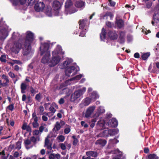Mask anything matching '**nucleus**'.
Returning a JSON list of instances; mask_svg holds the SVG:
<instances>
[{"instance_id":"obj_33","label":"nucleus","mask_w":159,"mask_h":159,"mask_svg":"<svg viewBox=\"0 0 159 159\" xmlns=\"http://www.w3.org/2000/svg\"><path fill=\"white\" fill-rule=\"evenodd\" d=\"M27 85L25 83H22L20 85L21 92V93H25V90L26 89Z\"/></svg>"},{"instance_id":"obj_26","label":"nucleus","mask_w":159,"mask_h":159,"mask_svg":"<svg viewBox=\"0 0 159 159\" xmlns=\"http://www.w3.org/2000/svg\"><path fill=\"white\" fill-rule=\"evenodd\" d=\"M91 101V98L87 97L82 101L80 105H83L84 106H88L90 103Z\"/></svg>"},{"instance_id":"obj_46","label":"nucleus","mask_w":159,"mask_h":159,"mask_svg":"<svg viewBox=\"0 0 159 159\" xmlns=\"http://www.w3.org/2000/svg\"><path fill=\"white\" fill-rule=\"evenodd\" d=\"M7 56L5 54L2 55L0 57V61L2 62L5 63L7 61Z\"/></svg>"},{"instance_id":"obj_2","label":"nucleus","mask_w":159,"mask_h":159,"mask_svg":"<svg viewBox=\"0 0 159 159\" xmlns=\"http://www.w3.org/2000/svg\"><path fill=\"white\" fill-rule=\"evenodd\" d=\"M55 52H52V57L50 59V52L44 53V55L42 57L41 62L43 64L47 63L50 67H53L57 64L60 61L61 58L59 56H55Z\"/></svg>"},{"instance_id":"obj_36","label":"nucleus","mask_w":159,"mask_h":159,"mask_svg":"<svg viewBox=\"0 0 159 159\" xmlns=\"http://www.w3.org/2000/svg\"><path fill=\"white\" fill-rule=\"evenodd\" d=\"M75 6L78 8H80L85 6V2L82 1H78L76 2Z\"/></svg>"},{"instance_id":"obj_27","label":"nucleus","mask_w":159,"mask_h":159,"mask_svg":"<svg viewBox=\"0 0 159 159\" xmlns=\"http://www.w3.org/2000/svg\"><path fill=\"white\" fill-rule=\"evenodd\" d=\"M111 153L113 155L114 157H120L121 155V152L118 149L114 150L111 151Z\"/></svg>"},{"instance_id":"obj_10","label":"nucleus","mask_w":159,"mask_h":159,"mask_svg":"<svg viewBox=\"0 0 159 159\" xmlns=\"http://www.w3.org/2000/svg\"><path fill=\"white\" fill-rule=\"evenodd\" d=\"M49 47V44L48 43H42L40 48V54L42 55L44 53H47V52H50L48 49Z\"/></svg>"},{"instance_id":"obj_38","label":"nucleus","mask_w":159,"mask_h":159,"mask_svg":"<svg viewBox=\"0 0 159 159\" xmlns=\"http://www.w3.org/2000/svg\"><path fill=\"white\" fill-rule=\"evenodd\" d=\"M62 51L61 47L60 46H58L56 49L52 52H55L54 55L55 56H57V55L60 53Z\"/></svg>"},{"instance_id":"obj_44","label":"nucleus","mask_w":159,"mask_h":159,"mask_svg":"<svg viewBox=\"0 0 159 159\" xmlns=\"http://www.w3.org/2000/svg\"><path fill=\"white\" fill-rule=\"evenodd\" d=\"M97 124L98 125L101 127H102V128H104L105 124V122L104 120H100L98 122Z\"/></svg>"},{"instance_id":"obj_63","label":"nucleus","mask_w":159,"mask_h":159,"mask_svg":"<svg viewBox=\"0 0 159 159\" xmlns=\"http://www.w3.org/2000/svg\"><path fill=\"white\" fill-rule=\"evenodd\" d=\"M14 70L16 71H18L19 70H21V68H20L17 65H16L14 66Z\"/></svg>"},{"instance_id":"obj_52","label":"nucleus","mask_w":159,"mask_h":159,"mask_svg":"<svg viewBox=\"0 0 159 159\" xmlns=\"http://www.w3.org/2000/svg\"><path fill=\"white\" fill-rule=\"evenodd\" d=\"M7 108L9 110L12 111L14 109V104H11L9 105L7 107Z\"/></svg>"},{"instance_id":"obj_49","label":"nucleus","mask_w":159,"mask_h":159,"mask_svg":"<svg viewBox=\"0 0 159 159\" xmlns=\"http://www.w3.org/2000/svg\"><path fill=\"white\" fill-rule=\"evenodd\" d=\"M42 98V95L40 93L36 95L35 97V99L38 102H40Z\"/></svg>"},{"instance_id":"obj_42","label":"nucleus","mask_w":159,"mask_h":159,"mask_svg":"<svg viewBox=\"0 0 159 159\" xmlns=\"http://www.w3.org/2000/svg\"><path fill=\"white\" fill-rule=\"evenodd\" d=\"M39 111L37 114L38 115H41L43 114H44V112H43L44 111V107L43 106H41L39 107Z\"/></svg>"},{"instance_id":"obj_8","label":"nucleus","mask_w":159,"mask_h":159,"mask_svg":"<svg viewBox=\"0 0 159 159\" xmlns=\"http://www.w3.org/2000/svg\"><path fill=\"white\" fill-rule=\"evenodd\" d=\"M58 108V106L55 103L53 102L50 105V107L48 110L50 111L49 112H44V114L47 116L49 117H50L53 115L56 111V109Z\"/></svg>"},{"instance_id":"obj_43","label":"nucleus","mask_w":159,"mask_h":159,"mask_svg":"<svg viewBox=\"0 0 159 159\" xmlns=\"http://www.w3.org/2000/svg\"><path fill=\"white\" fill-rule=\"evenodd\" d=\"M70 126L69 125H66L64 129V132L65 134H68L70 131Z\"/></svg>"},{"instance_id":"obj_51","label":"nucleus","mask_w":159,"mask_h":159,"mask_svg":"<svg viewBox=\"0 0 159 159\" xmlns=\"http://www.w3.org/2000/svg\"><path fill=\"white\" fill-rule=\"evenodd\" d=\"M21 153H20L16 151L14 153L13 156L16 158H17L21 156Z\"/></svg>"},{"instance_id":"obj_50","label":"nucleus","mask_w":159,"mask_h":159,"mask_svg":"<svg viewBox=\"0 0 159 159\" xmlns=\"http://www.w3.org/2000/svg\"><path fill=\"white\" fill-rule=\"evenodd\" d=\"M149 55L150 54L149 53H145L142 55V58L143 60H145L148 58Z\"/></svg>"},{"instance_id":"obj_3","label":"nucleus","mask_w":159,"mask_h":159,"mask_svg":"<svg viewBox=\"0 0 159 159\" xmlns=\"http://www.w3.org/2000/svg\"><path fill=\"white\" fill-rule=\"evenodd\" d=\"M73 61L71 59H69L65 61L63 63L64 67L66 68L65 70L66 75L68 76H72L75 75L77 74L78 71L79 70V68L75 67L74 66H71L68 67L67 66L69 65L70 63Z\"/></svg>"},{"instance_id":"obj_35","label":"nucleus","mask_w":159,"mask_h":159,"mask_svg":"<svg viewBox=\"0 0 159 159\" xmlns=\"http://www.w3.org/2000/svg\"><path fill=\"white\" fill-rule=\"evenodd\" d=\"M21 36L20 35V34L18 33H16L14 32L12 34L11 38L13 40H17L20 39Z\"/></svg>"},{"instance_id":"obj_56","label":"nucleus","mask_w":159,"mask_h":159,"mask_svg":"<svg viewBox=\"0 0 159 159\" xmlns=\"http://www.w3.org/2000/svg\"><path fill=\"white\" fill-rule=\"evenodd\" d=\"M32 125L33 127L34 128H38L39 126V124L38 122H32Z\"/></svg>"},{"instance_id":"obj_60","label":"nucleus","mask_w":159,"mask_h":159,"mask_svg":"<svg viewBox=\"0 0 159 159\" xmlns=\"http://www.w3.org/2000/svg\"><path fill=\"white\" fill-rule=\"evenodd\" d=\"M118 141L116 140V139H110L109 140V144H110L111 143H117L118 142Z\"/></svg>"},{"instance_id":"obj_4","label":"nucleus","mask_w":159,"mask_h":159,"mask_svg":"<svg viewBox=\"0 0 159 159\" xmlns=\"http://www.w3.org/2000/svg\"><path fill=\"white\" fill-rule=\"evenodd\" d=\"M73 61L71 59H69L65 61L63 63L64 67L66 68L65 70L66 75L68 76H72L75 75L77 74L78 71L79 70V68L75 67L74 66H71L68 67L67 66L69 65L70 63Z\"/></svg>"},{"instance_id":"obj_9","label":"nucleus","mask_w":159,"mask_h":159,"mask_svg":"<svg viewBox=\"0 0 159 159\" xmlns=\"http://www.w3.org/2000/svg\"><path fill=\"white\" fill-rule=\"evenodd\" d=\"M10 30L8 27H3L0 30V40H3L5 39L8 35Z\"/></svg>"},{"instance_id":"obj_18","label":"nucleus","mask_w":159,"mask_h":159,"mask_svg":"<svg viewBox=\"0 0 159 159\" xmlns=\"http://www.w3.org/2000/svg\"><path fill=\"white\" fill-rule=\"evenodd\" d=\"M24 144L26 148L27 149H29L32 148L33 146L31 140L29 139H27L25 140L24 141Z\"/></svg>"},{"instance_id":"obj_25","label":"nucleus","mask_w":159,"mask_h":159,"mask_svg":"<svg viewBox=\"0 0 159 159\" xmlns=\"http://www.w3.org/2000/svg\"><path fill=\"white\" fill-rule=\"evenodd\" d=\"M87 156H90L93 157H95L98 156V153L94 151H89L86 152Z\"/></svg>"},{"instance_id":"obj_39","label":"nucleus","mask_w":159,"mask_h":159,"mask_svg":"<svg viewBox=\"0 0 159 159\" xmlns=\"http://www.w3.org/2000/svg\"><path fill=\"white\" fill-rule=\"evenodd\" d=\"M109 16L111 18H112L113 15L111 12H107L103 16V17L104 19H107L108 16Z\"/></svg>"},{"instance_id":"obj_23","label":"nucleus","mask_w":159,"mask_h":159,"mask_svg":"<svg viewBox=\"0 0 159 159\" xmlns=\"http://www.w3.org/2000/svg\"><path fill=\"white\" fill-rule=\"evenodd\" d=\"M44 12L47 16H52L51 7L50 6L46 7L44 9Z\"/></svg>"},{"instance_id":"obj_29","label":"nucleus","mask_w":159,"mask_h":159,"mask_svg":"<svg viewBox=\"0 0 159 159\" xmlns=\"http://www.w3.org/2000/svg\"><path fill=\"white\" fill-rule=\"evenodd\" d=\"M118 130L117 129H110L108 130V136H113L118 132Z\"/></svg>"},{"instance_id":"obj_5","label":"nucleus","mask_w":159,"mask_h":159,"mask_svg":"<svg viewBox=\"0 0 159 159\" xmlns=\"http://www.w3.org/2000/svg\"><path fill=\"white\" fill-rule=\"evenodd\" d=\"M73 61L71 59H69L65 61L63 63L64 67L66 68L65 70L66 75L68 76H72L75 75L77 74L78 71L79 70V68L75 67L74 66H71L68 67L67 66L69 65L70 63Z\"/></svg>"},{"instance_id":"obj_34","label":"nucleus","mask_w":159,"mask_h":159,"mask_svg":"<svg viewBox=\"0 0 159 159\" xmlns=\"http://www.w3.org/2000/svg\"><path fill=\"white\" fill-rule=\"evenodd\" d=\"M99 96L95 92H93L90 96V98L91 100L95 101L96 99L98 98Z\"/></svg>"},{"instance_id":"obj_11","label":"nucleus","mask_w":159,"mask_h":159,"mask_svg":"<svg viewBox=\"0 0 159 159\" xmlns=\"http://www.w3.org/2000/svg\"><path fill=\"white\" fill-rule=\"evenodd\" d=\"M26 37L24 43L31 44L34 39V34L30 31H27L26 33Z\"/></svg>"},{"instance_id":"obj_14","label":"nucleus","mask_w":159,"mask_h":159,"mask_svg":"<svg viewBox=\"0 0 159 159\" xmlns=\"http://www.w3.org/2000/svg\"><path fill=\"white\" fill-rule=\"evenodd\" d=\"M45 125L42 124L39 128V130L35 129L33 131V135H34L38 136H39L41 135L43 132L44 129L45 128Z\"/></svg>"},{"instance_id":"obj_53","label":"nucleus","mask_w":159,"mask_h":159,"mask_svg":"<svg viewBox=\"0 0 159 159\" xmlns=\"http://www.w3.org/2000/svg\"><path fill=\"white\" fill-rule=\"evenodd\" d=\"M57 139L60 141L61 142H63L65 139V137L63 135H59L57 137Z\"/></svg>"},{"instance_id":"obj_1","label":"nucleus","mask_w":159,"mask_h":159,"mask_svg":"<svg viewBox=\"0 0 159 159\" xmlns=\"http://www.w3.org/2000/svg\"><path fill=\"white\" fill-rule=\"evenodd\" d=\"M20 40L18 42L14 43L13 47L11 48L12 52L15 53H18L20 49H23L22 54L23 55L28 56L31 54V46L29 43H23V45L20 43Z\"/></svg>"},{"instance_id":"obj_61","label":"nucleus","mask_w":159,"mask_h":159,"mask_svg":"<svg viewBox=\"0 0 159 159\" xmlns=\"http://www.w3.org/2000/svg\"><path fill=\"white\" fill-rule=\"evenodd\" d=\"M30 91L32 93L35 94L37 93L36 91L35 90L34 88L31 86L30 87Z\"/></svg>"},{"instance_id":"obj_15","label":"nucleus","mask_w":159,"mask_h":159,"mask_svg":"<svg viewBox=\"0 0 159 159\" xmlns=\"http://www.w3.org/2000/svg\"><path fill=\"white\" fill-rule=\"evenodd\" d=\"M109 37L111 40H116L117 39L118 35L115 31H110L108 33Z\"/></svg>"},{"instance_id":"obj_41","label":"nucleus","mask_w":159,"mask_h":159,"mask_svg":"<svg viewBox=\"0 0 159 159\" xmlns=\"http://www.w3.org/2000/svg\"><path fill=\"white\" fill-rule=\"evenodd\" d=\"M102 136L104 137H107L108 136V130H105L103 131L102 132V135L101 134H98L97 135V137H99Z\"/></svg>"},{"instance_id":"obj_13","label":"nucleus","mask_w":159,"mask_h":159,"mask_svg":"<svg viewBox=\"0 0 159 159\" xmlns=\"http://www.w3.org/2000/svg\"><path fill=\"white\" fill-rule=\"evenodd\" d=\"M65 124V123L63 121H61L60 122L57 121L56 123L53 130L54 131L56 132L59 130L61 127H62Z\"/></svg>"},{"instance_id":"obj_45","label":"nucleus","mask_w":159,"mask_h":159,"mask_svg":"<svg viewBox=\"0 0 159 159\" xmlns=\"http://www.w3.org/2000/svg\"><path fill=\"white\" fill-rule=\"evenodd\" d=\"M15 148L16 149H17L18 150H20L21 148V142L20 141H18L16 142L15 145Z\"/></svg>"},{"instance_id":"obj_47","label":"nucleus","mask_w":159,"mask_h":159,"mask_svg":"<svg viewBox=\"0 0 159 159\" xmlns=\"http://www.w3.org/2000/svg\"><path fill=\"white\" fill-rule=\"evenodd\" d=\"M120 38H121V40L120 41H119V42L120 43H122L124 42V39L123 38V37L125 35V33L123 31H121L120 33Z\"/></svg>"},{"instance_id":"obj_62","label":"nucleus","mask_w":159,"mask_h":159,"mask_svg":"<svg viewBox=\"0 0 159 159\" xmlns=\"http://www.w3.org/2000/svg\"><path fill=\"white\" fill-rule=\"evenodd\" d=\"M81 125L83 126L85 128H87L88 127V125L87 124H85L84 121H81Z\"/></svg>"},{"instance_id":"obj_28","label":"nucleus","mask_w":159,"mask_h":159,"mask_svg":"<svg viewBox=\"0 0 159 159\" xmlns=\"http://www.w3.org/2000/svg\"><path fill=\"white\" fill-rule=\"evenodd\" d=\"M49 159H59L61 158V155L59 153L55 154L51 153L49 155Z\"/></svg>"},{"instance_id":"obj_57","label":"nucleus","mask_w":159,"mask_h":159,"mask_svg":"<svg viewBox=\"0 0 159 159\" xmlns=\"http://www.w3.org/2000/svg\"><path fill=\"white\" fill-rule=\"evenodd\" d=\"M8 149L10 151H11L13 149H16L15 145L14 144H10L9 146Z\"/></svg>"},{"instance_id":"obj_17","label":"nucleus","mask_w":159,"mask_h":159,"mask_svg":"<svg viewBox=\"0 0 159 159\" xmlns=\"http://www.w3.org/2000/svg\"><path fill=\"white\" fill-rule=\"evenodd\" d=\"M108 124L110 127H116L118 125L117 121L116 119L112 118L109 121Z\"/></svg>"},{"instance_id":"obj_16","label":"nucleus","mask_w":159,"mask_h":159,"mask_svg":"<svg viewBox=\"0 0 159 159\" xmlns=\"http://www.w3.org/2000/svg\"><path fill=\"white\" fill-rule=\"evenodd\" d=\"M95 108V106H92L89 107L87 110L85 117H88L90 116L91 114L94 111Z\"/></svg>"},{"instance_id":"obj_58","label":"nucleus","mask_w":159,"mask_h":159,"mask_svg":"<svg viewBox=\"0 0 159 159\" xmlns=\"http://www.w3.org/2000/svg\"><path fill=\"white\" fill-rule=\"evenodd\" d=\"M8 75L12 78H14L16 77L15 74L11 71H10L8 73Z\"/></svg>"},{"instance_id":"obj_64","label":"nucleus","mask_w":159,"mask_h":159,"mask_svg":"<svg viewBox=\"0 0 159 159\" xmlns=\"http://www.w3.org/2000/svg\"><path fill=\"white\" fill-rule=\"evenodd\" d=\"M45 115H43L42 116V119L44 121H47L48 120V118Z\"/></svg>"},{"instance_id":"obj_37","label":"nucleus","mask_w":159,"mask_h":159,"mask_svg":"<svg viewBox=\"0 0 159 159\" xmlns=\"http://www.w3.org/2000/svg\"><path fill=\"white\" fill-rule=\"evenodd\" d=\"M106 34V30L103 28L102 29V32L100 34V37L101 40H103L105 38Z\"/></svg>"},{"instance_id":"obj_22","label":"nucleus","mask_w":159,"mask_h":159,"mask_svg":"<svg viewBox=\"0 0 159 159\" xmlns=\"http://www.w3.org/2000/svg\"><path fill=\"white\" fill-rule=\"evenodd\" d=\"M52 6L55 10H58L60 8L61 5L59 2L56 0L53 2Z\"/></svg>"},{"instance_id":"obj_21","label":"nucleus","mask_w":159,"mask_h":159,"mask_svg":"<svg viewBox=\"0 0 159 159\" xmlns=\"http://www.w3.org/2000/svg\"><path fill=\"white\" fill-rule=\"evenodd\" d=\"M107 143V141L104 139H99L96 141L95 144L101 147H103Z\"/></svg>"},{"instance_id":"obj_54","label":"nucleus","mask_w":159,"mask_h":159,"mask_svg":"<svg viewBox=\"0 0 159 159\" xmlns=\"http://www.w3.org/2000/svg\"><path fill=\"white\" fill-rule=\"evenodd\" d=\"M61 149L62 150H65L66 149V145L65 143V142L64 143H61L60 144Z\"/></svg>"},{"instance_id":"obj_19","label":"nucleus","mask_w":159,"mask_h":159,"mask_svg":"<svg viewBox=\"0 0 159 159\" xmlns=\"http://www.w3.org/2000/svg\"><path fill=\"white\" fill-rule=\"evenodd\" d=\"M48 136L45 139L44 146L49 150L52 149V143L50 142L48 139Z\"/></svg>"},{"instance_id":"obj_6","label":"nucleus","mask_w":159,"mask_h":159,"mask_svg":"<svg viewBox=\"0 0 159 159\" xmlns=\"http://www.w3.org/2000/svg\"><path fill=\"white\" fill-rule=\"evenodd\" d=\"M86 90V88L83 87L81 89L75 91L71 96L70 101H75L84 93Z\"/></svg>"},{"instance_id":"obj_40","label":"nucleus","mask_w":159,"mask_h":159,"mask_svg":"<svg viewBox=\"0 0 159 159\" xmlns=\"http://www.w3.org/2000/svg\"><path fill=\"white\" fill-rule=\"evenodd\" d=\"M116 24L119 28H121L124 26V22L122 20H119L116 21Z\"/></svg>"},{"instance_id":"obj_31","label":"nucleus","mask_w":159,"mask_h":159,"mask_svg":"<svg viewBox=\"0 0 159 159\" xmlns=\"http://www.w3.org/2000/svg\"><path fill=\"white\" fill-rule=\"evenodd\" d=\"M27 0H13L12 3L14 5H16L19 2L20 4L23 5L25 4Z\"/></svg>"},{"instance_id":"obj_32","label":"nucleus","mask_w":159,"mask_h":159,"mask_svg":"<svg viewBox=\"0 0 159 159\" xmlns=\"http://www.w3.org/2000/svg\"><path fill=\"white\" fill-rule=\"evenodd\" d=\"M30 140L31 142L34 144H35L37 143V142L39 141L40 140V137L37 136L35 137L34 136H33L30 138Z\"/></svg>"},{"instance_id":"obj_7","label":"nucleus","mask_w":159,"mask_h":159,"mask_svg":"<svg viewBox=\"0 0 159 159\" xmlns=\"http://www.w3.org/2000/svg\"><path fill=\"white\" fill-rule=\"evenodd\" d=\"M72 5V3L70 0H67L65 2V13L67 15L71 14L76 12L77 10L75 8H71L69 10V8Z\"/></svg>"},{"instance_id":"obj_59","label":"nucleus","mask_w":159,"mask_h":159,"mask_svg":"<svg viewBox=\"0 0 159 159\" xmlns=\"http://www.w3.org/2000/svg\"><path fill=\"white\" fill-rule=\"evenodd\" d=\"M50 104V103H45L44 104V106L45 110H49V105Z\"/></svg>"},{"instance_id":"obj_55","label":"nucleus","mask_w":159,"mask_h":159,"mask_svg":"<svg viewBox=\"0 0 159 159\" xmlns=\"http://www.w3.org/2000/svg\"><path fill=\"white\" fill-rule=\"evenodd\" d=\"M106 25L109 28H111L114 25L113 23H112L111 22L107 21L106 22Z\"/></svg>"},{"instance_id":"obj_48","label":"nucleus","mask_w":159,"mask_h":159,"mask_svg":"<svg viewBox=\"0 0 159 159\" xmlns=\"http://www.w3.org/2000/svg\"><path fill=\"white\" fill-rule=\"evenodd\" d=\"M149 159H158V157L155 154H151L148 156Z\"/></svg>"},{"instance_id":"obj_24","label":"nucleus","mask_w":159,"mask_h":159,"mask_svg":"<svg viewBox=\"0 0 159 159\" xmlns=\"http://www.w3.org/2000/svg\"><path fill=\"white\" fill-rule=\"evenodd\" d=\"M87 21V19L80 20L79 21L80 29H83Z\"/></svg>"},{"instance_id":"obj_20","label":"nucleus","mask_w":159,"mask_h":159,"mask_svg":"<svg viewBox=\"0 0 159 159\" xmlns=\"http://www.w3.org/2000/svg\"><path fill=\"white\" fill-rule=\"evenodd\" d=\"M105 110L103 107H99L97 109V111L95 114L97 117H98L100 115L105 112Z\"/></svg>"},{"instance_id":"obj_12","label":"nucleus","mask_w":159,"mask_h":159,"mask_svg":"<svg viewBox=\"0 0 159 159\" xmlns=\"http://www.w3.org/2000/svg\"><path fill=\"white\" fill-rule=\"evenodd\" d=\"M45 7V5L42 2H38L34 6L35 10L38 12L43 11Z\"/></svg>"},{"instance_id":"obj_30","label":"nucleus","mask_w":159,"mask_h":159,"mask_svg":"<svg viewBox=\"0 0 159 159\" xmlns=\"http://www.w3.org/2000/svg\"><path fill=\"white\" fill-rule=\"evenodd\" d=\"M2 79L6 81L5 83H3L4 86H7L8 85V84L9 83V80L7 76L4 74L2 75Z\"/></svg>"}]
</instances>
